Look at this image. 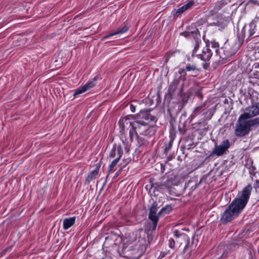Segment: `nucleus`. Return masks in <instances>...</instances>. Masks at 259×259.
I'll list each match as a JSON object with an SVG mask.
<instances>
[{
    "label": "nucleus",
    "mask_w": 259,
    "mask_h": 259,
    "mask_svg": "<svg viewBox=\"0 0 259 259\" xmlns=\"http://www.w3.org/2000/svg\"><path fill=\"white\" fill-rule=\"evenodd\" d=\"M172 210V206L170 205H166L162 207L158 212V216L160 218L163 217L165 214L169 213Z\"/></svg>",
    "instance_id": "obj_22"
},
{
    "label": "nucleus",
    "mask_w": 259,
    "mask_h": 259,
    "mask_svg": "<svg viewBox=\"0 0 259 259\" xmlns=\"http://www.w3.org/2000/svg\"><path fill=\"white\" fill-rule=\"evenodd\" d=\"M130 118L128 115L124 116L119 121L120 128L124 132H127L130 128Z\"/></svg>",
    "instance_id": "obj_16"
},
{
    "label": "nucleus",
    "mask_w": 259,
    "mask_h": 259,
    "mask_svg": "<svg viewBox=\"0 0 259 259\" xmlns=\"http://www.w3.org/2000/svg\"><path fill=\"white\" fill-rule=\"evenodd\" d=\"M212 55L210 49L206 45L201 52V54H196L197 57L204 62L209 61Z\"/></svg>",
    "instance_id": "obj_12"
},
{
    "label": "nucleus",
    "mask_w": 259,
    "mask_h": 259,
    "mask_svg": "<svg viewBox=\"0 0 259 259\" xmlns=\"http://www.w3.org/2000/svg\"><path fill=\"white\" fill-rule=\"evenodd\" d=\"M252 187L248 185L242 191L240 196L235 198L228 206L236 214L240 213L246 206L249 198Z\"/></svg>",
    "instance_id": "obj_4"
},
{
    "label": "nucleus",
    "mask_w": 259,
    "mask_h": 259,
    "mask_svg": "<svg viewBox=\"0 0 259 259\" xmlns=\"http://www.w3.org/2000/svg\"><path fill=\"white\" fill-rule=\"evenodd\" d=\"M212 46L213 48H218L219 47V44L218 42H211Z\"/></svg>",
    "instance_id": "obj_37"
},
{
    "label": "nucleus",
    "mask_w": 259,
    "mask_h": 259,
    "mask_svg": "<svg viewBox=\"0 0 259 259\" xmlns=\"http://www.w3.org/2000/svg\"><path fill=\"white\" fill-rule=\"evenodd\" d=\"M181 35L185 37L193 38L195 40L194 49L193 50L192 55H196V53L199 48L200 44L201 43L200 39V34L198 28H195L194 30L187 31L181 33Z\"/></svg>",
    "instance_id": "obj_7"
},
{
    "label": "nucleus",
    "mask_w": 259,
    "mask_h": 259,
    "mask_svg": "<svg viewBox=\"0 0 259 259\" xmlns=\"http://www.w3.org/2000/svg\"><path fill=\"white\" fill-rule=\"evenodd\" d=\"M152 229V226L150 227L149 229L139 230V237L136 239L135 248L131 249V251H132L131 253L133 254L135 252L136 255L134 257L131 256V259H138L146 252L148 244H150L153 240L152 232L155 230Z\"/></svg>",
    "instance_id": "obj_3"
},
{
    "label": "nucleus",
    "mask_w": 259,
    "mask_h": 259,
    "mask_svg": "<svg viewBox=\"0 0 259 259\" xmlns=\"http://www.w3.org/2000/svg\"><path fill=\"white\" fill-rule=\"evenodd\" d=\"M129 29V26L128 25V23H126V24H124L121 27V28L119 29V30L118 31H116L113 33H110V34L107 35V36H105L104 37V38L105 39V38H109V37L110 36H113V35H117V34H121V33H123L126 31H128Z\"/></svg>",
    "instance_id": "obj_19"
},
{
    "label": "nucleus",
    "mask_w": 259,
    "mask_h": 259,
    "mask_svg": "<svg viewBox=\"0 0 259 259\" xmlns=\"http://www.w3.org/2000/svg\"><path fill=\"white\" fill-rule=\"evenodd\" d=\"M186 70L187 71L193 72L194 74L193 75V76H196L199 72V69H197L196 65L195 64H191L190 63H188L186 65Z\"/></svg>",
    "instance_id": "obj_23"
},
{
    "label": "nucleus",
    "mask_w": 259,
    "mask_h": 259,
    "mask_svg": "<svg viewBox=\"0 0 259 259\" xmlns=\"http://www.w3.org/2000/svg\"><path fill=\"white\" fill-rule=\"evenodd\" d=\"M194 2L193 1H189L187 4L178 9L174 14V16H178L185 11L191 8L194 5Z\"/></svg>",
    "instance_id": "obj_17"
},
{
    "label": "nucleus",
    "mask_w": 259,
    "mask_h": 259,
    "mask_svg": "<svg viewBox=\"0 0 259 259\" xmlns=\"http://www.w3.org/2000/svg\"><path fill=\"white\" fill-rule=\"evenodd\" d=\"M232 56V54H225V56H222V55H220V58L224 59H227L228 58L231 57Z\"/></svg>",
    "instance_id": "obj_35"
},
{
    "label": "nucleus",
    "mask_w": 259,
    "mask_h": 259,
    "mask_svg": "<svg viewBox=\"0 0 259 259\" xmlns=\"http://www.w3.org/2000/svg\"><path fill=\"white\" fill-rule=\"evenodd\" d=\"M156 117L150 112H141L136 115L131 114V126L136 134L152 137L157 131Z\"/></svg>",
    "instance_id": "obj_1"
},
{
    "label": "nucleus",
    "mask_w": 259,
    "mask_h": 259,
    "mask_svg": "<svg viewBox=\"0 0 259 259\" xmlns=\"http://www.w3.org/2000/svg\"><path fill=\"white\" fill-rule=\"evenodd\" d=\"M259 115V110L255 104L245 109V112L239 117L236 124L235 134L237 137H242L259 127V117L251 119Z\"/></svg>",
    "instance_id": "obj_2"
},
{
    "label": "nucleus",
    "mask_w": 259,
    "mask_h": 259,
    "mask_svg": "<svg viewBox=\"0 0 259 259\" xmlns=\"http://www.w3.org/2000/svg\"><path fill=\"white\" fill-rule=\"evenodd\" d=\"M228 252L226 251H224L223 252H222L221 256L220 257V258H225L228 255Z\"/></svg>",
    "instance_id": "obj_36"
},
{
    "label": "nucleus",
    "mask_w": 259,
    "mask_h": 259,
    "mask_svg": "<svg viewBox=\"0 0 259 259\" xmlns=\"http://www.w3.org/2000/svg\"><path fill=\"white\" fill-rule=\"evenodd\" d=\"M135 102H137L135 101L131 100V104H134V105H136V103H135Z\"/></svg>",
    "instance_id": "obj_40"
},
{
    "label": "nucleus",
    "mask_w": 259,
    "mask_h": 259,
    "mask_svg": "<svg viewBox=\"0 0 259 259\" xmlns=\"http://www.w3.org/2000/svg\"><path fill=\"white\" fill-rule=\"evenodd\" d=\"M136 105H134V104H131V111L133 112H135L136 111V109L138 108V110L140 112H147V111H142V110L140 108V104L138 102H135ZM140 112L139 113H140Z\"/></svg>",
    "instance_id": "obj_28"
},
{
    "label": "nucleus",
    "mask_w": 259,
    "mask_h": 259,
    "mask_svg": "<svg viewBox=\"0 0 259 259\" xmlns=\"http://www.w3.org/2000/svg\"><path fill=\"white\" fill-rule=\"evenodd\" d=\"M121 157H120V155H119V156L115 158V159L112 161V162L110 164L109 168H108L109 172H111L113 170L114 167L117 165Z\"/></svg>",
    "instance_id": "obj_25"
},
{
    "label": "nucleus",
    "mask_w": 259,
    "mask_h": 259,
    "mask_svg": "<svg viewBox=\"0 0 259 259\" xmlns=\"http://www.w3.org/2000/svg\"><path fill=\"white\" fill-rule=\"evenodd\" d=\"M248 3L250 4H257L258 2L256 0H249Z\"/></svg>",
    "instance_id": "obj_38"
},
{
    "label": "nucleus",
    "mask_w": 259,
    "mask_h": 259,
    "mask_svg": "<svg viewBox=\"0 0 259 259\" xmlns=\"http://www.w3.org/2000/svg\"><path fill=\"white\" fill-rule=\"evenodd\" d=\"M76 220L75 217H73L69 218H65L63 220V228L64 230H67L71 226H72Z\"/></svg>",
    "instance_id": "obj_18"
},
{
    "label": "nucleus",
    "mask_w": 259,
    "mask_h": 259,
    "mask_svg": "<svg viewBox=\"0 0 259 259\" xmlns=\"http://www.w3.org/2000/svg\"><path fill=\"white\" fill-rule=\"evenodd\" d=\"M220 51H223V52H225V50H224V49H223V48H222V49H221V50H219V49H216V50H215V52H216V53H217V54L219 53Z\"/></svg>",
    "instance_id": "obj_39"
},
{
    "label": "nucleus",
    "mask_w": 259,
    "mask_h": 259,
    "mask_svg": "<svg viewBox=\"0 0 259 259\" xmlns=\"http://www.w3.org/2000/svg\"><path fill=\"white\" fill-rule=\"evenodd\" d=\"M171 253L169 252V251H162L160 253L159 255L158 256V258L161 259L167 255H168V256L169 257Z\"/></svg>",
    "instance_id": "obj_33"
},
{
    "label": "nucleus",
    "mask_w": 259,
    "mask_h": 259,
    "mask_svg": "<svg viewBox=\"0 0 259 259\" xmlns=\"http://www.w3.org/2000/svg\"><path fill=\"white\" fill-rule=\"evenodd\" d=\"M237 215L231 208H229V207H228L222 215L220 221L223 224H225L231 222Z\"/></svg>",
    "instance_id": "obj_11"
},
{
    "label": "nucleus",
    "mask_w": 259,
    "mask_h": 259,
    "mask_svg": "<svg viewBox=\"0 0 259 259\" xmlns=\"http://www.w3.org/2000/svg\"><path fill=\"white\" fill-rule=\"evenodd\" d=\"M206 67H207V65H206V64H204V65H203V67H204V68H206Z\"/></svg>",
    "instance_id": "obj_42"
},
{
    "label": "nucleus",
    "mask_w": 259,
    "mask_h": 259,
    "mask_svg": "<svg viewBox=\"0 0 259 259\" xmlns=\"http://www.w3.org/2000/svg\"><path fill=\"white\" fill-rule=\"evenodd\" d=\"M248 37L254 34L259 35V14H257L254 19L250 23L248 29Z\"/></svg>",
    "instance_id": "obj_10"
},
{
    "label": "nucleus",
    "mask_w": 259,
    "mask_h": 259,
    "mask_svg": "<svg viewBox=\"0 0 259 259\" xmlns=\"http://www.w3.org/2000/svg\"><path fill=\"white\" fill-rule=\"evenodd\" d=\"M96 85V83L95 81V79L94 80L89 81L87 83H86L84 85V88L85 89L86 91L90 90V89L93 88Z\"/></svg>",
    "instance_id": "obj_30"
},
{
    "label": "nucleus",
    "mask_w": 259,
    "mask_h": 259,
    "mask_svg": "<svg viewBox=\"0 0 259 259\" xmlns=\"http://www.w3.org/2000/svg\"><path fill=\"white\" fill-rule=\"evenodd\" d=\"M228 21L227 20L220 19L215 22H213L209 24V26L214 27L215 29H218L219 30L222 31L225 29L228 25Z\"/></svg>",
    "instance_id": "obj_15"
},
{
    "label": "nucleus",
    "mask_w": 259,
    "mask_h": 259,
    "mask_svg": "<svg viewBox=\"0 0 259 259\" xmlns=\"http://www.w3.org/2000/svg\"><path fill=\"white\" fill-rule=\"evenodd\" d=\"M174 235L179 248L182 245H184L183 253L186 259H189L191 256V251L193 249V243L190 244V238L186 234L178 230L174 231Z\"/></svg>",
    "instance_id": "obj_5"
},
{
    "label": "nucleus",
    "mask_w": 259,
    "mask_h": 259,
    "mask_svg": "<svg viewBox=\"0 0 259 259\" xmlns=\"http://www.w3.org/2000/svg\"><path fill=\"white\" fill-rule=\"evenodd\" d=\"M159 208L158 204L156 202H154L150 208L149 213V219L152 222V229L155 230L157 225L160 217L158 216V213L157 214V209Z\"/></svg>",
    "instance_id": "obj_9"
},
{
    "label": "nucleus",
    "mask_w": 259,
    "mask_h": 259,
    "mask_svg": "<svg viewBox=\"0 0 259 259\" xmlns=\"http://www.w3.org/2000/svg\"><path fill=\"white\" fill-rule=\"evenodd\" d=\"M230 146V142L228 140L223 141L219 145L215 144L214 149L210 154V156L214 155L222 156L229 148Z\"/></svg>",
    "instance_id": "obj_8"
},
{
    "label": "nucleus",
    "mask_w": 259,
    "mask_h": 259,
    "mask_svg": "<svg viewBox=\"0 0 259 259\" xmlns=\"http://www.w3.org/2000/svg\"><path fill=\"white\" fill-rule=\"evenodd\" d=\"M248 29H249V26L248 27L245 26L242 28L241 31L238 32L237 37L239 39L243 40L246 35L247 36V39H249L250 37H248Z\"/></svg>",
    "instance_id": "obj_21"
},
{
    "label": "nucleus",
    "mask_w": 259,
    "mask_h": 259,
    "mask_svg": "<svg viewBox=\"0 0 259 259\" xmlns=\"http://www.w3.org/2000/svg\"><path fill=\"white\" fill-rule=\"evenodd\" d=\"M256 168L254 166H252L249 168V174L251 175L254 176L255 175V170Z\"/></svg>",
    "instance_id": "obj_34"
},
{
    "label": "nucleus",
    "mask_w": 259,
    "mask_h": 259,
    "mask_svg": "<svg viewBox=\"0 0 259 259\" xmlns=\"http://www.w3.org/2000/svg\"><path fill=\"white\" fill-rule=\"evenodd\" d=\"M174 142V139L172 138H170V141L168 142L167 144L165 143V149L164 151L165 153H167L171 148L172 143Z\"/></svg>",
    "instance_id": "obj_29"
},
{
    "label": "nucleus",
    "mask_w": 259,
    "mask_h": 259,
    "mask_svg": "<svg viewBox=\"0 0 259 259\" xmlns=\"http://www.w3.org/2000/svg\"><path fill=\"white\" fill-rule=\"evenodd\" d=\"M123 154V151L122 149V147L120 145H117L116 144H114L113 145V147L111 150L109 154V158H116V157L119 156L120 155V157L122 156Z\"/></svg>",
    "instance_id": "obj_13"
},
{
    "label": "nucleus",
    "mask_w": 259,
    "mask_h": 259,
    "mask_svg": "<svg viewBox=\"0 0 259 259\" xmlns=\"http://www.w3.org/2000/svg\"><path fill=\"white\" fill-rule=\"evenodd\" d=\"M201 25V23H200V21H198V22H197V23H196V26H198V25Z\"/></svg>",
    "instance_id": "obj_41"
},
{
    "label": "nucleus",
    "mask_w": 259,
    "mask_h": 259,
    "mask_svg": "<svg viewBox=\"0 0 259 259\" xmlns=\"http://www.w3.org/2000/svg\"><path fill=\"white\" fill-rule=\"evenodd\" d=\"M168 246L170 248L174 250H177L179 247L177 245L175 237L174 238H170L168 240Z\"/></svg>",
    "instance_id": "obj_26"
},
{
    "label": "nucleus",
    "mask_w": 259,
    "mask_h": 259,
    "mask_svg": "<svg viewBox=\"0 0 259 259\" xmlns=\"http://www.w3.org/2000/svg\"><path fill=\"white\" fill-rule=\"evenodd\" d=\"M200 108L198 107L196 108V110L197 111V110H199Z\"/></svg>",
    "instance_id": "obj_43"
},
{
    "label": "nucleus",
    "mask_w": 259,
    "mask_h": 259,
    "mask_svg": "<svg viewBox=\"0 0 259 259\" xmlns=\"http://www.w3.org/2000/svg\"><path fill=\"white\" fill-rule=\"evenodd\" d=\"M95 169L91 171L86 177L85 180L86 184H90L93 180H95L97 178L101 166L100 163H97L95 165Z\"/></svg>",
    "instance_id": "obj_14"
},
{
    "label": "nucleus",
    "mask_w": 259,
    "mask_h": 259,
    "mask_svg": "<svg viewBox=\"0 0 259 259\" xmlns=\"http://www.w3.org/2000/svg\"><path fill=\"white\" fill-rule=\"evenodd\" d=\"M230 2L231 0H221L215 4L214 9L216 11H219Z\"/></svg>",
    "instance_id": "obj_24"
},
{
    "label": "nucleus",
    "mask_w": 259,
    "mask_h": 259,
    "mask_svg": "<svg viewBox=\"0 0 259 259\" xmlns=\"http://www.w3.org/2000/svg\"><path fill=\"white\" fill-rule=\"evenodd\" d=\"M168 94L170 99H180L183 97V85H180V81L174 78L170 84Z\"/></svg>",
    "instance_id": "obj_6"
},
{
    "label": "nucleus",
    "mask_w": 259,
    "mask_h": 259,
    "mask_svg": "<svg viewBox=\"0 0 259 259\" xmlns=\"http://www.w3.org/2000/svg\"><path fill=\"white\" fill-rule=\"evenodd\" d=\"M86 90L85 88H84V87L82 86V87H80L79 88H78L76 91H75V92L73 94V96L74 97H76L77 95H79V94H81L85 92H86Z\"/></svg>",
    "instance_id": "obj_31"
},
{
    "label": "nucleus",
    "mask_w": 259,
    "mask_h": 259,
    "mask_svg": "<svg viewBox=\"0 0 259 259\" xmlns=\"http://www.w3.org/2000/svg\"><path fill=\"white\" fill-rule=\"evenodd\" d=\"M186 70L184 68H180L178 72H176L175 74V79L180 80L182 78L183 80L185 81L186 79Z\"/></svg>",
    "instance_id": "obj_20"
},
{
    "label": "nucleus",
    "mask_w": 259,
    "mask_h": 259,
    "mask_svg": "<svg viewBox=\"0 0 259 259\" xmlns=\"http://www.w3.org/2000/svg\"><path fill=\"white\" fill-rule=\"evenodd\" d=\"M168 182H164L163 184H158L157 183L155 184H152L151 186V189H153V191H155L156 189L157 191H159L160 189H162L163 187L167 186V183Z\"/></svg>",
    "instance_id": "obj_27"
},
{
    "label": "nucleus",
    "mask_w": 259,
    "mask_h": 259,
    "mask_svg": "<svg viewBox=\"0 0 259 259\" xmlns=\"http://www.w3.org/2000/svg\"><path fill=\"white\" fill-rule=\"evenodd\" d=\"M198 184L194 183L192 181H190L186 185V187H191V190L192 191L194 190L197 187Z\"/></svg>",
    "instance_id": "obj_32"
}]
</instances>
